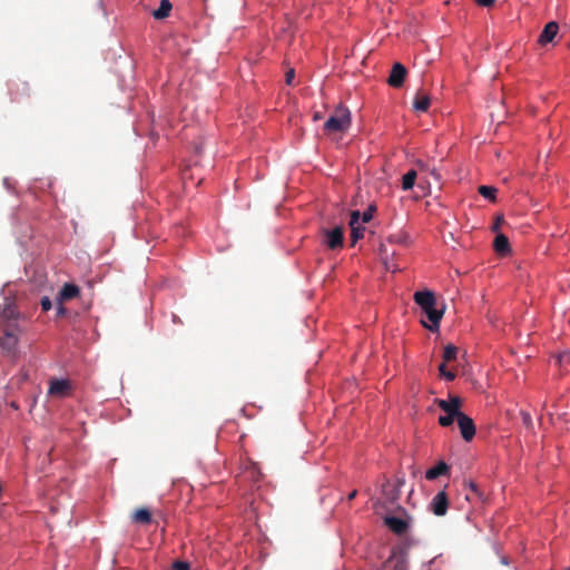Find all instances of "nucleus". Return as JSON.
<instances>
[{"label":"nucleus","instance_id":"nucleus-27","mask_svg":"<svg viewBox=\"0 0 570 570\" xmlns=\"http://www.w3.org/2000/svg\"><path fill=\"white\" fill-rule=\"evenodd\" d=\"M554 362L560 367H564L567 370V366L570 365V352L564 351L558 355L554 356Z\"/></svg>","mask_w":570,"mask_h":570},{"label":"nucleus","instance_id":"nucleus-32","mask_svg":"<svg viewBox=\"0 0 570 570\" xmlns=\"http://www.w3.org/2000/svg\"><path fill=\"white\" fill-rule=\"evenodd\" d=\"M40 305L42 311L48 312L52 307V302L48 296H43L40 301Z\"/></svg>","mask_w":570,"mask_h":570},{"label":"nucleus","instance_id":"nucleus-15","mask_svg":"<svg viewBox=\"0 0 570 570\" xmlns=\"http://www.w3.org/2000/svg\"><path fill=\"white\" fill-rule=\"evenodd\" d=\"M431 105V98L423 90H419L414 97L413 107L416 111L425 112Z\"/></svg>","mask_w":570,"mask_h":570},{"label":"nucleus","instance_id":"nucleus-20","mask_svg":"<svg viewBox=\"0 0 570 570\" xmlns=\"http://www.w3.org/2000/svg\"><path fill=\"white\" fill-rule=\"evenodd\" d=\"M131 520L138 524H149L151 522V513L146 508H139L132 513Z\"/></svg>","mask_w":570,"mask_h":570},{"label":"nucleus","instance_id":"nucleus-37","mask_svg":"<svg viewBox=\"0 0 570 570\" xmlns=\"http://www.w3.org/2000/svg\"><path fill=\"white\" fill-rule=\"evenodd\" d=\"M443 377L446 380V381H453L455 377H456V374L453 372V371H446L444 374H443Z\"/></svg>","mask_w":570,"mask_h":570},{"label":"nucleus","instance_id":"nucleus-36","mask_svg":"<svg viewBox=\"0 0 570 570\" xmlns=\"http://www.w3.org/2000/svg\"><path fill=\"white\" fill-rule=\"evenodd\" d=\"M479 6L491 7L495 0H475Z\"/></svg>","mask_w":570,"mask_h":570},{"label":"nucleus","instance_id":"nucleus-12","mask_svg":"<svg viewBox=\"0 0 570 570\" xmlns=\"http://www.w3.org/2000/svg\"><path fill=\"white\" fill-rule=\"evenodd\" d=\"M558 31H559V26L556 21L548 22L544 26L542 32L540 33L538 42L541 46H546V45L552 42L553 39L557 37Z\"/></svg>","mask_w":570,"mask_h":570},{"label":"nucleus","instance_id":"nucleus-6","mask_svg":"<svg viewBox=\"0 0 570 570\" xmlns=\"http://www.w3.org/2000/svg\"><path fill=\"white\" fill-rule=\"evenodd\" d=\"M461 436L464 441L470 442L475 436V424L473 420L465 413L456 416Z\"/></svg>","mask_w":570,"mask_h":570},{"label":"nucleus","instance_id":"nucleus-38","mask_svg":"<svg viewBox=\"0 0 570 570\" xmlns=\"http://www.w3.org/2000/svg\"><path fill=\"white\" fill-rule=\"evenodd\" d=\"M502 222H503V218H502V217H498V218H497V222L494 223V225H493V227H492V229H493L494 232L499 230L500 225H501V223H502Z\"/></svg>","mask_w":570,"mask_h":570},{"label":"nucleus","instance_id":"nucleus-2","mask_svg":"<svg viewBox=\"0 0 570 570\" xmlns=\"http://www.w3.org/2000/svg\"><path fill=\"white\" fill-rule=\"evenodd\" d=\"M351 126V111L345 106H337L330 118L324 122V132H345Z\"/></svg>","mask_w":570,"mask_h":570},{"label":"nucleus","instance_id":"nucleus-28","mask_svg":"<svg viewBox=\"0 0 570 570\" xmlns=\"http://www.w3.org/2000/svg\"><path fill=\"white\" fill-rule=\"evenodd\" d=\"M456 420V414L446 413L445 415L439 416V424L441 426H450Z\"/></svg>","mask_w":570,"mask_h":570},{"label":"nucleus","instance_id":"nucleus-16","mask_svg":"<svg viewBox=\"0 0 570 570\" xmlns=\"http://www.w3.org/2000/svg\"><path fill=\"white\" fill-rule=\"evenodd\" d=\"M493 247L495 253L501 256H507L511 252L509 239L503 234H498L495 236Z\"/></svg>","mask_w":570,"mask_h":570},{"label":"nucleus","instance_id":"nucleus-13","mask_svg":"<svg viewBox=\"0 0 570 570\" xmlns=\"http://www.w3.org/2000/svg\"><path fill=\"white\" fill-rule=\"evenodd\" d=\"M385 524L396 534H403L407 530V522L399 517L389 515L384 519Z\"/></svg>","mask_w":570,"mask_h":570},{"label":"nucleus","instance_id":"nucleus-7","mask_svg":"<svg viewBox=\"0 0 570 570\" xmlns=\"http://www.w3.org/2000/svg\"><path fill=\"white\" fill-rule=\"evenodd\" d=\"M435 404L445 413L461 415L462 400L456 395H450L449 400L436 399Z\"/></svg>","mask_w":570,"mask_h":570},{"label":"nucleus","instance_id":"nucleus-23","mask_svg":"<svg viewBox=\"0 0 570 570\" xmlns=\"http://www.w3.org/2000/svg\"><path fill=\"white\" fill-rule=\"evenodd\" d=\"M243 476L252 479L253 481H258L261 478V471L256 463H247L245 470L243 471Z\"/></svg>","mask_w":570,"mask_h":570},{"label":"nucleus","instance_id":"nucleus-40","mask_svg":"<svg viewBox=\"0 0 570 570\" xmlns=\"http://www.w3.org/2000/svg\"><path fill=\"white\" fill-rule=\"evenodd\" d=\"M313 119H314V120H320V119H322L321 114H320V112H315V114H314V116H313Z\"/></svg>","mask_w":570,"mask_h":570},{"label":"nucleus","instance_id":"nucleus-18","mask_svg":"<svg viewBox=\"0 0 570 570\" xmlns=\"http://www.w3.org/2000/svg\"><path fill=\"white\" fill-rule=\"evenodd\" d=\"M449 471H450V466L445 462L441 461L435 466L429 469L425 472V478L428 480H434L441 475L448 474Z\"/></svg>","mask_w":570,"mask_h":570},{"label":"nucleus","instance_id":"nucleus-11","mask_svg":"<svg viewBox=\"0 0 570 570\" xmlns=\"http://www.w3.org/2000/svg\"><path fill=\"white\" fill-rule=\"evenodd\" d=\"M415 166L420 173V183L430 185L429 176H432L438 183L441 180V175L439 171L435 168H431L426 163L417 160Z\"/></svg>","mask_w":570,"mask_h":570},{"label":"nucleus","instance_id":"nucleus-25","mask_svg":"<svg viewBox=\"0 0 570 570\" xmlns=\"http://www.w3.org/2000/svg\"><path fill=\"white\" fill-rule=\"evenodd\" d=\"M18 338L10 332L4 333V337L1 340V345L7 350L11 351L16 347Z\"/></svg>","mask_w":570,"mask_h":570},{"label":"nucleus","instance_id":"nucleus-42","mask_svg":"<svg viewBox=\"0 0 570 570\" xmlns=\"http://www.w3.org/2000/svg\"><path fill=\"white\" fill-rule=\"evenodd\" d=\"M569 48H570V42H569Z\"/></svg>","mask_w":570,"mask_h":570},{"label":"nucleus","instance_id":"nucleus-24","mask_svg":"<svg viewBox=\"0 0 570 570\" xmlns=\"http://www.w3.org/2000/svg\"><path fill=\"white\" fill-rule=\"evenodd\" d=\"M478 190H479L480 195H482L484 198L489 199L490 202L494 203L497 200L498 189L495 187L488 186V185H481Z\"/></svg>","mask_w":570,"mask_h":570},{"label":"nucleus","instance_id":"nucleus-1","mask_svg":"<svg viewBox=\"0 0 570 570\" xmlns=\"http://www.w3.org/2000/svg\"><path fill=\"white\" fill-rule=\"evenodd\" d=\"M414 302L421 307L422 313L430 322L429 324L425 321H422L423 326L432 332L438 331L444 314V307L441 309L436 307V298L434 293L428 289L415 292Z\"/></svg>","mask_w":570,"mask_h":570},{"label":"nucleus","instance_id":"nucleus-35","mask_svg":"<svg viewBox=\"0 0 570 570\" xmlns=\"http://www.w3.org/2000/svg\"><path fill=\"white\" fill-rule=\"evenodd\" d=\"M522 421L527 426H530L532 424L531 416L527 412H522Z\"/></svg>","mask_w":570,"mask_h":570},{"label":"nucleus","instance_id":"nucleus-34","mask_svg":"<svg viewBox=\"0 0 570 570\" xmlns=\"http://www.w3.org/2000/svg\"><path fill=\"white\" fill-rule=\"evenodd\" d=\"M294 77H295V71H294V69H289V70L286 72V75H285V82H286V85H289V86H291V85H292V82H293Z\"/></svg>","mask_w":570,"mask_h":570},{"label":"nucleus","instance_id":"nucleus-17","mask_svg":"<svg viewBox=\"0 0 570 570\" xmlns=\"http://www.w3.org/2000/svg\"><path fill=\"white\" fill-rule=\"evenodd\" d=\"M10 95L12 100H19L20 97L24 94L26 96H29L30 88L27 82H12L10 85Z\"/></svg>","mask_w":570,"mask_h":570},{"label":"nucleus","instance_id":"nucleus-22","mask_svg":"<svg viewBox=\"0 0 570 570\" xmlns=\"http://www.w3.org/2000/svg\"><path fill=\"white\" fill-rule=\"evenodd\" d=\"M173 4L169 0H161L158 9L153 12V17L157 20L165 19L169 16Z\"/></svg>","mask_w":570,"mask_h":570},{"label":"nucleus","instance_id":"nucleus-30","mask_svg":"<svg viewBox=\"0 0 570 570\" xmlns=\"http://www.w3.org/2000/svg\"><path fill=\"white\" fill-rule=\"evenodd\" d=\"M469 488H470L472 494H466V500L471 501L472 500V495L476 497V498H481V492H480L479 487H478L476 483L470 482L469 483Z\"/></svg>","mask_w":570,"mask_h":570},{"label":"nucleus","instance_id":"nucleus-21","mask_svg":"<svg viewBox=\"0 0 570 570\" xmlns=\"http://www.w3.org/2000/svg\"><path fill=\"white\" fill-rule=\"evenodd\" d=\"M419 169H411L402 177V189L410 190L414 187L416 178L419 177Z\"/></svg>","mask_w":570,"mask_h":570},{"label":"nucleus","instance_id":"nucleus-31","mask_svg":"<svg viewBox=\"0 0 570 570\" xmlns=\"http://www.w3.org/2000/svg\"><path fill=\"white\" fill-rule=\"evenodd\" d=\"M173 570H189L190 564L187 561L177 560L171 566Z\"/></svg>","mask_w":570,"mask_h":570},{"label":"nucleus","instance_id":"nucleus-5","mask_svg":"<svg viewBox=\"0 0 570 570\" xmlns=\"http://www.w3.org/2000/svg\"><path fill=\"white\" fill-rule=\"evenodd\" d=\"M324 243L330 249H337L343 247L344 232L341 226H336L333 229H324Z\"/></svg>","mask_w":570,"mask_h":570},{"label":"nucleus","instance_id":"nucleus-29","mask_svg":"<svg viewBox=\"0 0 570 570\" xmlns=\"http://www.w3.org/2000/svg\"><path fill=\"white\" fill-rule=\"evenodd\" d=\"M376 210V207L374 205L368 206V208L362 214V222L368 223Z\"/></svg>","mask_w":570,"mask_h":570},{"label":"nucleus","instance_id":"nucleus-3","mask_svg":"<svg viewBox=\"0 0 570 570\" xmlns=\"http://www.w3.org/2000/svg\"><path fill=\"white\" fill-rule=\"evenodd\" d=\"M405 484L404 478L397 476L394 481L386 480L382 484V495L387 503H395L401 497V489Z\"/></svg>","mask_w":570,"mask_h":570},{"label":"nucleus","instance_id":"nucleus-9","mask_svg":"<svg viewBox=\"0 0 570 570\" xmlns=\"http://www.w3.org/2000/svg\"><path fill=\"white\" fill-rule=\"evenodd\" d=\"M430 507L435 515H445L449 508V499L446 492L440 491L439 493H436V495L432 499Z\"/></svg>","mask_w":570,"mask_h":570},{"label":"nucleus","instance_id":"nucleus-39","mask_svg":"<svg viewBox=\"0 0 570 570\" xmlns=\"http://www.w3.org/2000/svg\"><path fill=\"white\" fill-rule=\"evenodd\" d=\"M446 362L443 361V363L440 364L439 366V372L440 374L443 376V374L448 371L446 368V365H445Z\"/></svg>","mask_w":570,"mask_h":570},{"label":"nucleus","instance_id":"nucleus-41","mask_svg":"<svg viewBox=\"0 0 570 570\" xmlns=\"http://www.w3.org/2000/svg\"><path fill=\"white\" fill-rule=\"evenodd\" d=\"M356 497V491H353L350 495H348V500H352Z\"/></svg>","mask_w":570,"mask_h":570},{"label":"nucleus","instance_id":"nucleus-10","mask_svg":"<svg viewBox=\"0 0 570 570\" xmlns=\"http://www.w3.org/2000/svg\"><path fill=\"white\" fill-rule=\"evenodd\" d=\"M360 218L361 214L358 210H353L351 213L350 226L352 245H355L358 239L363 238L364 236L365 228L360 225Z\"/></svg>","mask_w":570,"mask_h":570},{"label":"nucleus","instance_id":"nucleus-26","mask_svg":"<svg viewBox=\"0 0 570 570\" xmlns=\"http://www.w3.org/2000/svg\"><path fill=\"white\" fill-rule=\"evenodd\" d=\"M456 355H458V347L452 345V344H449L444 347V352H443V361L444 362H452L456 358Z\"/></svg>","mask_w":570,"mask_h":570},{"label":"nucleus","instance_id":"nucleus-19","mask_svg":"<svg viewBox=\"0 0 570 570\" xmlns=\"http://www.w3.org/2000/svg\"><path fill=\"white\" fill-rule=\"evenodd\" d=\"M391 567V570H407V561L403 554L392 556L384 563V568Z\"/></svg>","mask_w":570,"mask_h":570},{"label":"nucleus","instance_id":"nucleus-8","mask_svg":"<svg viewBox=\"0 0 570 570\" xmlns=\"http://www.w3.org/2000/svg\"><path fill=\"white\" fill-rule=\"evenodd\" d=\"M407 75L406 68L401 62H395L387 78V83L393 88H401Z\"/></svg>","mask_w":570,"mask_h":570},{"label":"nucleus","instance_id":"nucleus-14","mask_svg":"<svg viewBox=\"0 0 570 570\" xmlns=\"http://www.w3.org/2000/svg\"><path fill=\"white\" fill-rule=\"evenodd\" d=\"M79 293H80V289L77 285L71 284V283H66L62 286L61 291L59 292L57 301H60V302L70 301L72 298H76L79 295Z\"/></svg>","mask_w":570,"mask_h":570},{"label":"nucleus","instance_id":"nucleus-33","mask_svg":"<svg viewBox=\"0 0 570 570\" xmlns=\"http://www.w3.org/2000/svg\"><path fill=\"white\" fill-rule=\"evenodd\" d=\"M65 302L57 301V317H62L67 313V308L63 306Z\"/></svg>","mask_w":570,"mask_h":570},{"label":"nucleus","instance_id":"nucleus-4","mask_svg":"<svg viewBox=\"0 0 570 570\" xmlns=\"http://www.w3.org/2000/svg\"><path fill=\"white\" fill-rule=\"evenodd\" d=\"M72 384L67 379H51L49 382L48 395L57 399L70 396Z\"/></svg>","mask_w":570,"mask_h":570}]
</instances>
